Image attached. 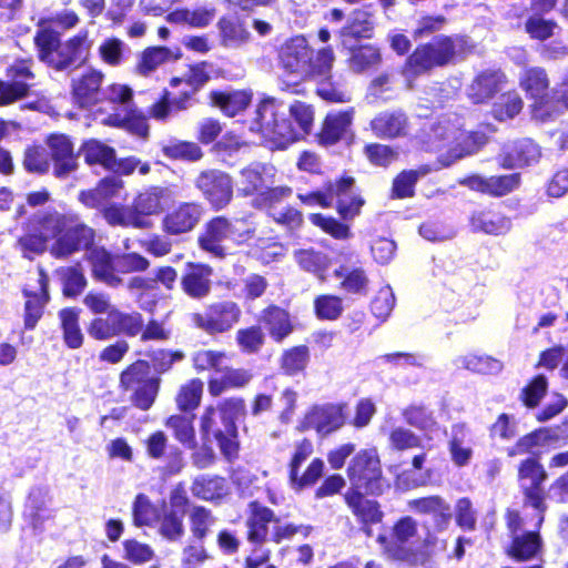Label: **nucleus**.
I'll list each match as a JSON object with an SVG mask.
<instances>
[{
  "instance_id": "nucleus-1",
  "label": "nucleus",
  "mask_w": 568,
  "mask_h": 568,
  "mask_svg": "<svg viewBox=\"0 0 568 568\" xmlns=\"http://www.w3.org/2000/svg\"><path fill=\"white\" fill-rule=\"evenodd\" d=\"M37 225V232L27 233L17 243L22 256L29 260L42 254L50 240H53L50 253L57 258L89 248L94 240V231L73 215L47 213L38 216Z\"/></svg>"
},
{
  "instance_id": "nucleus-2",
  "label": "nucleus",
  "mask_w": 568,
  "mask_h": 568,
  "mask_svg": "<svg viewBox=\"0 0 568 568\" xmlns=\"http://www.w3.org/2000/svg\"><path fill=\"white\" fill-rule=\"evenodd\" d=\"M294 126L285 118V105L275 98H265L257 104L250 131L260 134L263 143L272 150H284L302 135L311 132L314 109L311 104L294 101L288 108Z\"/></svg>"
},
{
  "instance_id": "nucleus-3",
  "label": "nucleus",
  "mask_w": 568,
  "mask_h": 568,
  "mask_svg": "<svg viewBox=\"0 0 568 568\" xmlns=\"http://www.w3.org/2000/svg\"><path fill=\"white\" fill-rule=\"evenodd\" d=\"M172 200L173 192L169 187L150 186L139 192L130 206H105L103 217L113 226L149 229L152 226L150 217L160 215Z\"/></svg>"
},
{
  "instance_id": "nucleus-4",
  "label": "nucleus",
  "mask_w": 568,
  "mask_h": 568,
  "mask_svg": "<svg viewBox=\"0 0 568 568\" xmlns=\"http://www.w3.org/2000/svg\"><path fill=\"white\" fill-rule=\"evenodd\" d=\"M486 142L484 133L464 131L457 118H448L432 128L427 144L430 151L438 154L440 164L448 166L477 152Z\"/></svg>"
},
{
  "instance_id": "nucleus-5",
  "label": "nucleus",
  "mask_w": 568,
  "mask_h": 568,
  "mask_svg": "<svg viewBox=\"0 0 568 568\" xmlns=\"http://www.w3.org/2000/svg\"><path fill=\"white\" fill-rule=\"evenodd\" d=\"M104 114L100 120L104 125L124 128L142 138L149 133L148 121L135 108L133 91L125 84L113 83L102 90V102L95 109L94 116Z\"/></svg>"
},
{
  "instance_id": "nucleus-6",
  "label": "nucleus",
  "mask_w": 568,
  "mask_h": 568,
  "mask_svg": "<svg viewBox=\"0 0 568 568\" xmlns=\"http://www.w3.org/2000/svg\"><path fill=\"white\" fill-rule=\"evenodd\" d=\"M244 402L240 398H227L216 407L207 406L201 416L200 432L202 439L210 442L211 437L219 443L222 454L232 459L237 455V427L235 419L242 414Z\"/></svg>"
},
{
  "instance_id": "nucleus-7",
  "label": "nucleus",
  "mask_w": 568,
  "mask_h": 568,
  "mask_svg": "<svg viewBox=\"0 0 568 568\" xmlns=\"http://www.w3.org/2000/svg\"><path fill=\"white\" fill-rule=\"evenodd\" d=\"M466 48V39L459 36H440L427 44L418 45L407 58L402 69L406 87L410 89L419 75L435 67L447 64L457 55L463 54Z\"/></svg>"
},
{
  "instance_id": "nucleus-8",
  "label": "nucleus",
  "mask_w": 568,
  "mask_h": 568,
  "mask_svg": "<svg viewBox=\"0 0 568 568\" xmlns=\"http://www.w3.org/2000/svg\"><path fill=\"white\" fill-rule=\"evenodd\" d=\"M418 524L409 516L400 518L393 527V541L387 542L386 537L378 536V542L384 547L386 554L397 560L410 564H423L433 554L436 538L428 535L422 545L414 547L417 536Z\"/></svg>"
},
{
  "instance_id": "nucleus-9",
  "label": "nucleus",
  "mask_w": 568,
  "mask_h": 568,
  "mask_svg": "<svg viewBox=\"0 0 568 568\" xmlns=\"http://www.w3.org/2000/svg\"><path fill=\"white\" fill-rule=\"evenodd\" d=\"M193 363L196 371H214L209 379V393L219 396L229 388L243 387L252 379V373L244 368L229 367L225 352L202 349L194 354Z\"/></svg>"
},
{
  "instance_id": "nucleus-10",
  "label": "nucleus",
  "mask_w": 568,
  "mask_h": 568,
  "mask_svg": "<svg viewBox=\"0 0 568 568\" xmlns=\"http://www.w3.org/2000/svg\"><path fill=\"white\" fill-rule=\"evenodd\" d=\"M255 227L248 220L229 221L219 216L211 220L199 237L201 248L214 256H224L230 248L224 243L244 244L254 234Z\"/></svg>"
},
{
  "instance_id": "nucleus-11",
  "label": "nucleus",
  "mask_w": 568,
  "mask_h": 568,
  "mask_svg": "<svg viewBox=\"0 0 568 568\" xmlns=\"http://www.w3.org/2000/svg\"><path fill=\"white\" fill-rule=\"evenodd\" d=\"M36 44L40 59L55 69H64L72 63L82 62L90 48L87 32L79 33L60 47L59 39L52 31L41 30L36 37Z\"/></svg>"
},
{
  "instance_id": "nucleus-12",
  "label": "nucleus",
  "mask_w": 568,
  "mask_h": 568,
  "mask_svg": "<svg viewBox=\"0 0 568 568\" xmlns=\"http://www.w3.org/2000/svg\"><path fill=\"white\" fill-rule=\"evenodd\" d=\"M347 476L353 490L376 494L382 489V468L376 448L359 450L351 460Z\"/></svg>"
},
{
  "instance_id": "nucleus-13",
  "label": "nucleus",
  "mask_w": 568,
  "mask_h": 568,
  "mask_svg": "<svg viewBox=\"0 0 568 568\" xmlns=\"http://www.w3.org/2000/svg\"><path fill=\"white\" fill-rule=\"evenodd\" d=\"M142 328L143 318L139 312L126 313L116 307L110 317L92 320L88 326V333L95 339L104 341L121 334L136 336Z\"/></svg>"
},
{
  "instance_id": "nucleus-14",
  "label": "nucleus",
  "mask_w": 568,
  "mask_h": 568,
  "mask_svg": "<svg viewBox=\"0 0 568 568\" xmlns=\"http://www.w3.org/2000/svg\"><path fill=\"white\" fill-rule=\"evenodd\" d=\"M241 317V308L235 302L213 303L202 313H193V324L207 334H221L230 331Z\"/></svg>"
},
{
  "instance_id": "nucleus-15",
  "label": "nucleus",
  "mask_w": 568,
  "mask_h": 568,
  "mask_svg": "<svg viewBox=\"0 0 568 568\" xmlns=\"http://www.w3.org/2000/svg\"><path fill=\"white\" fill-rule=\"evenodd\" d=\"M546 478L547 474L537 460L528 458L520 464L518 469L519 484L525 491L526 503L537 510V527L540 526L544 519L545 497L541 485Z\"/></svg>"
},
{
  "instance_id": "nucleus-16",
  "label": "nucleus",
  "mask_w": 568,
  "mask_h": 568,
  "mask_svg": "<svg viewBox=\"0 0 568 568\" xmlns=\"http://www.w3.org/2000/svg\"><path fill=\"white\" fill-rule=\"evenodd\" d=\"M345 404H325L312 407L302 419L301 430L314 429L322 436L338 430L346 420Z\"/></svg>"
},
{
  "instance_id": "nucleus-17",
  "label": "nucleus",
  "mask_w": 568,
  "mask_h": 568,
  "mask_svg": "<svg viewBox=\"0 0 568 568\" xmlns=\"http://www.w3.org/2000/svg\"><path fill=\"white\" fill-rule=\"evenodd\" d=\"M104 74L98 70H87L72 79L73 102L94 115L95 109L102 102L101 84Z\"/></svg>"
},
{
  "instance_id": "nucleus-18",
  "label": "nucleus",
  "mask_w": 568,
  "mask_h": 568,
  "mask_svg": "<svg viewBox=\"0 0 568 568\" xmlns=\"http://www.w3.org/2000/svg\"><path fill=\"white\" fill-rule=\"evenodd\" d=\"M508 527L514 537L508 555L518 561H526L534 558L541 548L539 535L535 531L519 534L526 524L517 511H508Z\"/></svg>"
},
{
  "instance_id": "nucleus-19",
  "label": "nucleus",
  "mask_w": 568,
  "mask_h": 568,
  "mask_svg": "<svg viewBox=\"0 0 568 568\" xmlns=\"http://www.w3.org/2000/svg\"><path fill=\"white\" fill-rule=\"evenodd\" d=\"M312 55V49L304 36H295L284 41L278 51L282 68L288 73L304 80Z\"/></svg>"
},
{
  "instance_id": "nucleus-20",
  "label": "nucleus",
  "mask_w": 568,
  "mask_h": 568,
  "mask_svg": "<svg viewBox=\"0 0 568 568\" xmlns=\"http://www.w3.org/2000/svg\"><path fill=\"white\" fill-rule=\"evenodd\" d=\"M195 183L205 199L215 209H222L230 203L233 194V184L226 173L214 170L202 172Z\"/></svg>"
},
{
  "instance_id": "nucleus-21",
  "label": "nucleus",
  "mask_w": 568,
  "mask_h": 568,
  "mask_svg": "<svg viewBox=\"0 0 568 568\" xmlns=\"http://www.w3.org/2000/svg\"><path fill=\"white\" fill-rule=\"evenodd\" d=\"M520 85L532 98H540L534 104V118L542 122L550 120L554 115V102L541 98V93L548 88V79L545 71L539 68L526 70L520 77Z\"/></svg>"
},
{
  "instance_id": "nucleus-22",
  "label": "nucleus",
  "mask_w": 568,
  "mask_h": 568,
  "mask_svg": "<svg viewBox=\"0 0 568 568\" xmlns=\"http://www.w3.org/2000/svg\"><path fill=\"white\" fill-rule=\"evenodd\" d=\"M215 74V69L212 63L200 62L189 68V71L182 78H172L170 85L178 88L182 84L189 89L182 90L180 99L174 100V105L178 109H186L191 97L205 85Z\"/></svg>"
},
{
  "instance_id": "nucleus-23",
  "label": "nucleus",
  "mask_w": 568,
  "mask_h": 568,
  "mask_svg": "<svg viewBox=\"0 0 568 568\" xmlns=\"http://www.w3.org/2000/svg\"><path fill=\"white\" fill-rule=\"evenodd\" d=\"M374 29L372 13L365 9H356L349 13L345 26L338 32L341 44L351 49L361 40L372 39Z\"/></svg>"
},
{
  "instance_id": "nucleus-24",
  "label": "nucleus",
  "mask_w": 568,
  "mask_h": 568,
  "mask_svg": "<svg viewBox=\"0 0 568 568\" xmlns=\"http://www.w3.org/2000/svg\"><path fill=\"white\" fill-rule=\"evenodd\" d=\"M276 169L267 163H253L241 171L237 191L244 195L262 194L275 183Z\"/></svg>"
},
{
  "instance_id": "nucleus-25",
  "label": "nucleus",
  "mask_w": 568,
  "mask_h": 568,
  "mask_svg": "<svg viewBox=\"0 0 568 568\" xmlns=\"http://www.w3.org/2000/svg\"><path fill=\"white\" fill-rule=\"evenodd\" d=\"M48 277L39 270L34 284L28 283L23 290L26 301L24 324L27 328H33L42 316L43 307L49 301Z\"/></svg>"
},
{
  "instance_id": "nucleus-26",
  "label": "nucleus",
  "mask_w": 568,
  "mask_h": 568,
  "mask_svg": "<svg viewBox=\"0 0 568 568\" xmlns=\"http://www.w3.org/2000/svg\"><path fill=\"white\" fill-rule=\"evenodd\" d=\"M202 214L201 205L196 203H182L164 216L162 229L171 235L187 233L196 226Z\"/></svg>"
},
{
  "instance_id": "nucleus-27",
  "label": "nucleus",
  "mask_w": 568,
  "mask_h": 568,
  "mask_svg": "<svg viewBox=\"0 0 568 568\" xmlns=\"http://www.w3.org/2000/svg\"><path fill=\"white\" fill-rule=\"evenodd\" d=\"M253 93L251 90H223L212 91L210 100L224 115L234 118L242 113L251 104Z\"/></svg>"
},
{
  "instance_id": "nucleus-28",
  "label": "nucleus",
  "mask_w": 568,
  "mask_h": 568,
  "mask_svg": "<svg viewBox=\"0 0 568 568\" xmlns=\"http://www.w3.org/2000/svg\"><path fill=\"white\" fill-rule=\"evenodd\" d=\"M48 146L54 162V174L64 176L75 170L77 159L73 153V145L68 136L52 134L48 139Z\"/></svg>"
},
{
  "instance_id": "nucleus-29",
  "label": "nucleus",
  "mask_w": 568,
  "mask_h": 568,
  "mask_svg": "<svg viewBox=\"0 0 568 568\" xmlns=\"http://www.w3.org/2000/svg\"><path fill=\"white\" fill-rule=\"evenodd\" d=\"M353 116V109L327 113L320 133V142L332 145L345 138L351 129Z\"/></svg>"
},
{
  "instance_id": "nucleus-30",
  "label": "nucleus",
  "mask_w": 568,
  "mask_h": 568,
  "mask_svg": "<svg viewBox=\"0 0 568 568\" xmlns=\"http://www.w3.org/2000/svg\"><path fill=\"white\" fill-rule=\"evenodd\" d=\"M274 513L256 503L251 505V515L247 518V539L250 542L260 545L271 540Z\"/></svg>"
},
{
  "instance_id": "nucleus-31",
  "label": "nucleus",
  "mask_w": 568,
  "mask_h": 568,
  "mask_svg": "<svg viewBox=\"0 0 568 568\" xmlns=\"http://www.w3.org/2000/svg\"><path fill=\"white\" fill-rule=\"evenodd\" d=\"M123 187L124 182L121 179L105 178L94 189L82 191L79 194V201L87 207L98 209L109 200L120 196Z\"/></svg>"
},
{
  "instance_id": "nucleus-32",
  "label": "nucleus",
  "mask_w": 568,
  "mask_h": 568,
  "mask_svg": "<svg viewBox=\"0 0 568 568\" xmlns=\"http://www.w3.org/2000/svg\"><path fill=\"white\" fill-rule=\"evenodd\" d=\"M216 10L213 6L204 4L192 8H179L170 12L165 19L170 23L186 24L191 28H205L214 20Z\"/></svg>"
},
{
  "instance_id": "nucleus-33",
  "label": "nucleus",
  "mask_w": 568,
  "mask_h": 568,
  "mask_svg": "<svg viewBox=\"0 0 568 568\" xmlns=\"http://www.w3.org/2000/svg\"><path fill=\"white\" fill-rule=\"evenodd\" d=\"M408 507L415 513L433 516L439 530L446 529L452 518L450 506L438 496L412 499Z\"/></svg>"
},
{
  "instance_id": "nucleus-34",
  "label": "nucleus",
  "mask_w": 568,
  "mask_h": 568,
  "mask_svg": "<svg viewBox=\"0 0 568 568\" xmlns=\"http://www.w3.org/2000/svg\"><path fill=\"white\" fill-rule=\"evenodd\" d=\"M345 501L352 509L353 514L365 526V531L369 536L371 529L367 527L371 524L382 521L383 513L376 501L367 499L362 496L359 491L351 490L345 495Z\"/></svg>"
},
{
  "instance_id": "nucleus-35",
  "label": "nucleus",
  "mask_w": 568,
  "mask_h": 568,
  "mask_svg": "<svg viewBox=\"0 0 568 568\" xmlns=\"http://www.w3.org/2000/svg\"><path fill=\"white\" fill-rule=\"evenodd\" d=\"M180 49H169L165 47H151L145 49L135 65V72L142 77H149L160 65L169 62L176 61L181 58Z\"/></svg>"
},
{
  "instance_id": "nucleus-36",
  "label": "nucleus",
  "mask_w": 568,
  "mask_h": 568,
  "mask_svg": "<svg viewBox=\"0 0 568 568\" xmlns=\"http://www.w3.org/2000/svg\"><path fill=\"white\" fill-rule=\"evenodd\" d=\"M89 261L93 275L111 287L122 283V278L115 274V267L110 253L103 247H92L89 251Z\"/></svg>"
},
{
  "instance_id": "nucleus-37",
  "label": "nucleus",
  "mask_w": 568,
  "mask_h": 568,
  "mask_svg": "<svg viewBox=\"0 0 568 568\" xmlns=\"http://www.w3.org/2000/svg\"><path fill=\"white\" fill-rule=\"evenodd\" d=\"M211 268L203 264H189L182 277L184 292L195 298L207 295L211 287Z\"/></svg>"
},
{
  "instance_id": "nucleus-38",
  "label": "nucleus",
  "mask_w": 568,
  "mask_h": 568,
  "mask_svg": "<svg viewBox=\"0 0 568 568\" xmlns=\"http://www.w3.org/2000/svg\"><path fill=\"white\" fill-rule=\"evenodd\" d=\"M407 119L402 112H384L371 122V128L378 138H396L405 133Z\"/></svg>"
},
{
  "instance_id": "nucleus-39",
  "label": "nucleus",
  "mask_w": 568,
  "mask_h": 568,
  "mask_svg": "<svg viewBox=\"0 0 568 568\" xmlns=\"http://www.w3.org/2000/svg\"><path fill=\"white\" fill-rule=\"evenodd\" d=\"M263 323L271 337L278 343L293 332L288 313L280 307L267 308L264 312Z\"/></svg>"
},
{
  "instance_id": "nucleus-40",
  "label": "nucleus",
  "mask_w": 568,
  "mask_h": 568,
  "mask_svg": "<svg viewBox=\"0 0 568 568\" xmlns=\"http://www.w3.org/2000/svg\"><path fill=\"white\" fill-rule=\"evenodd\" d=\"M540 151L537 144L530 140L517 143L513 151L501 159V165L506 169L523 168L538 161Z\"/></svg>"
},
{
  "instance_id": "nucleus-41",
  "label": "nucleus",
  "mask_w": 568,
  "mask_h": 568,
  "mask_svg": "<svg viewBox=\"0 0 568 568\" xmlns=\"http://www.w3.org/2000/svg\"><path fill=\"white\" fill-rule=\"evenodd\" d=\"M353 182L352 178H346L336 183L335 196L338 199L337 210L344 219H353L356 216L364 204V201L359 196L351 194Z\"/></svg>"
},
{
  "instance_id": "nucleus-42",
  "label": "nucleus",
  "mask_w": 568,
  "mask_h": 568,
  "mask_svg": "<svg viewBox=\"0 0 568 568\" xmlns=\"http://www.w3.org/2000/svg\"><path fill=\"white\" fill-rule=\"evenodd\" d=\"M470 221L475 230L493 235L505 234L511 229L510 219L494 212H477Z\"/></svg>"
},
{
  "instance_id": "nucleus-43",
  "label": "nucleus",
  "mask_w": 568,
  "mask_h": 568,
  "mask_svg": "<svg viewBox=\"0 0 568 568\" xmlns=\"http://www.w3.org/2000/svg\"><path fill=\"white\" fill-rule=\"evenodd\" d=\"M504 75L497 71H487L479 74L468 90L469 98L476 102L489 99L498 89Z\"/></svg>"
},
{
  "instance_id": "nucleus-44",
  "label": "nucleus",
  "mask_w": 568,
  "mask_h": 568,
  "mask_svg": "<svg viewBox=\"0 0 568 568\" xmlns=\"http://www.w3.org/2000/svg\"><path fill=\"white\" fill-rule=\"evenodd\" d=\"M454 364L457 368H464L480 374H495L503 368L500 361L488 355L473 353L456 357Z\"/></svg>"
},
{
  "instance_id": "nucleus-45",
  "label": "nucleus",
  "mask_w": 568,
  "mask_h": 568,
  "mask_svg": "<svg viewBox=\"0 0 568 568\" xmlns=\"http://www.w3.org/2000/svg\"><path fill=\"white\" fill-rule=\"evenodd\" d=\"M348 50L351 51L348 60L349 68L355 72H364L371 68L377 67L382 62V53L376 45H354Z\"/></svg>"
},
{
  "instance_id": "nucleus-46",
  "label": "nucleus",
  "mask_w": 568,
  "mask_h": 568,
  "mask_svg": "<svg viewBox=\"0 0 568 568\" xmlns=\"http://www.w3.org/2000/svg\"><path fill=\"white\" fill-rule=\"evenodd\" d=\"M84 160L89 164H100L110 170L114 166L115 151L99 140L85 141L81 148Z\"/></svg>"
},
{
  "instance_id": "nucleus-47",
  "label": "nucleus",
  "mask_w": 568,
  "mask_h": 568,
  "mask_svg": "<svg viewBox=\"0 0 568 568\" xmlns=\"http://www.w3.org/2000/svg\"><path fill=\"white\" fill-rule=\"evenodd\" d=\"M335 61V53L332 47L320 49L314 59L310 57V62L304 79L328 80Z\"/></svg>"
},
{
  "instance_id": "nucleus-48",
  "label": "nucleus",
  "mask_w": 568,
  "mask_h": 568,
  "mask_svg": "<svg viewBox=\"0 0 568 568\" xmlns=\"http://www.w3.org/2000/svg\"><path fill=\"white\" fill-rule=\"evenodd\" d=\"M219 29L222 44L227 48H239L250 39V32L237 19L222 18Z\"/></svg>"
},
{
  "instance_id": "nucleus-49",
  "label": "nucleus",
  "mask_w": 568,
  "mask_h": 568,
  "mask_svg": "<svg viewBox=\"0 0 568 568\" xmlns=\"http://www.w3.org/2000/svg\"><path fill=\"white\" fill-rule=\"evenodd\" d=\"M325 464L321 458H314L303 473L300 470L290 471L288 478L292 489L301 491L314 486L323 476Z\"/></svg>"
},
{
  "instance_id": "nucleus-50",
  "label": "nucleus",
  "mask_w": 568,
  "mask_h": 568,
  "mask_svg": "<svg viewBox=\"0 0 568 568\" xmlns=\"http://www.w3.org/2000/svg\"><path fill=\"white\" fill-rule=\"evenodd\" d=\"M403 417L407 424L426 434H433L439 429L433 413L425 406L410 405L403 410Z\"/></svg>"
},
{
  "instance_id": "nucleus-51",
  "label": "nucleus",
  "mask_w": 568,
  "mask_h": 568,
  "mask_svg": "<svg viewBox=\"0 0 568 568\" xmlns=\"http://www.w3.org/2000/svg\"><path fill=\"white\" fill-rule=\"evenodd\" d=\"M308 362V348L304 345L294 346L283 352L281 356V368L286 375L294 376L304 372Z\"/></svg>"
},
{
  "instance_id": "nucleus-52",
  "label": "nucleus",
  "mask_w": 568,
  "mask_h": 568,
  "mask_svg": "<svg viewBox=\"0 0 568 568\" xmlns=\"http://www.w3.org/2000/svg\"><path fill=\"white\" fill-rule=\"evenodd\" d=\"M60 320L65 344L71 348H79L83 343V334L79 326V311L63 308L60 312Z\"/></svg>"
},
{
  "instance_id": "nucleus-53",
  "label": "nucleus",
  "mask_w": 568,
  "mask_h": 568,
  "mask_svg": "<svg viewBox=\"0 0 568 568\" xmlns=\"http://www.w3.org/2000/svg\"><path fill=\"white\" fill-rule=\"evenodd\" d=\"M465 429L463 426H456L453 429V436L448 443V449L452 462L457 467H464L469 464L473 457V449L465 439Z\"/></svg>"
},
{
  "instance_id": "nucleus-54",
  "label": "nucleus",
  "mask_w": 568,
  "mask_h": 568,
  "mask_svg": "<svg viewBox=\"0 0 568 568\" xmlns=\"http://www.w3.org/2000/svg\"><path fill=\"white\" fill-rule=\"evenodd\" d=\"M335 276L341 278V288L352 294H365L368 278L363 268L341 267L335 271Z\"/></svg>"
},
{
  "instance_id": "nucleus-55",
  "label": "nucleus",
  "mask_w": 568,
  "mask_h": 568,
  "mask_svg": "<svg viewBox=\"0 0 568 568\" xmlns=\"http://www.w3.org/2000/svg\"><path fill=\"white\" fill-rule=\"evenodd\" d=\"M195 497L204 500H215L226 494L225 480L221 477H200L192 485Z\"/></svg>"
},
{
  "instance_id": "nucleus-56",
  "label": "nucleus",
  "mask_w": 568,
  "mask_h": 568,
  "mask_svg": "<svg viewBox=\"0 0 568 568\" xmlns=\"http://www.w3.org/2000/svg\"><path fill=\"white\" fill-rule=\"evenodd\" d=\"M165 425L173 430L175 439L182 445L195 448V432L191 418L173 415L168 418Z\"/></svg>"
},
{
  "instance_id": "nucleus-57",
  "label": "nucleus",
  "mask_w": 568,
  "mask_h": 568,
  "mask_svg": "<svg viewBox=\"0 0 568 568\" xmlns=\"http://www.w3.org/2000/svg\"><path fill=\"white\" fill-rule=\"evenodd\" d=\"M202 394L203 382L199 378H193L180 388L176 396V405L181 410H192L199 406Z\"/></svg>"
},
{
  "instance_id": "nucleus-58",
  "label": "nucleus",
  "mask_w": 568,
  "mask_h": 568,
  "mask_svg": "<svg viewBox=\"0 0 568 568\" xmlns=\"http://www.w3.org/2000/svg\"><path fill=\"white\" fill-rule=\"evenodd\" d=\"M123 559L133 565H143L151 561L155 554L152 547L136 539L129 538L122 542Z\"/></svg>"
},
{
  "instance_id": "nucleus-59",
  "label": "nucleus",
  "mask_w": 568,
  "mask_h": 568,
  "mask_svg": "<svg viewBox=\"0 0 568 568\" xmlns=\"http://www.w3.org/2000/svg\"><path fill=\"white\" fill-rule=\"evenodd\" d=\"M298 265L307 272L316 274L323 278V274L329 266V260L322 253L312 250H302L295 253Z\"/></svg>"
},
{
  "instance_id": "nucleus-60",
  "label": "nucleus",
  "mask_w": 568,
  "mask_h": 568,
  "mask_svg": "<svg viewBox=\"0 0 568 568\" xmlns=\"http://www.w3.org/2000/svg\"><path fill=\"white\" fill-rule=\"evenodd\" d=\"M163 154L173 160L196 161L202 158L197 144L183 141H171L162 148Z\"/></svg>"
},
{
  "instance_id": "nucleus-61",
  "label": "nucleus",
  "mask_w": 568,
  "mask_h": 568,
  "mask_svg": "<svg viewBox=\"0 0 568 568\" xmlns=\"http://www.w3.org/2000/svg\"><path fill=\"white\" fill-rule=\"evenodd\" d=\"M523 100L516 92H508L498 98L494 104V116L499 121H505L516 116L523 109Z\"/></svg>"
},
{
  "instance_id": "nucleus-62",
  "label": "nucleus",
  "mask_w": 568,
  "mask_h": 568,
  "mask_svg": "<svg viewBox=\"0 0 568 568\" xmlns=\"http://www.w3.org/2000/svg\"><path fill=\"white\" fill-rule=\"evenodd\" d=\"M149 379L160 378L150 376V365L144 361H138L130 365L124 372H122L120 377L121 385L126 389L138 387Z\"/></svg>"
},
{
  "instance_id": "nucleus-63",
  "label": "nucleus",
  "mask_w": 568,
  "mask_h": 568,
  "mask_svg": "<svg viewBox=\"0 0 568 568\" xmlns=\"http://www.w3.org/2000/svg\"><path fill=\"white\" fill-rule=\"evenodd\" d=\"M264 334L261 327L251 326L236 332V343L240 349L246 354L257 353L264 344Z\"/></svg>"
},
{
  "instance_id": "nucleus-64",
  "label": "nucleus",
  "mask_w": 568,
  "mask_h": 568,
  "mask_svg": "<svg viewBox=\"0 0 568 568\" xmlns=\"http://www.w3.org/2000/svg\"><path fill=\"white\" fill-rule=\"evenodd\" d=\"M125 44L116 38H108L99 45V55L101 60L111 65L118 67L122 63L125 52Z\"/></svg>"
}]
</instances>
